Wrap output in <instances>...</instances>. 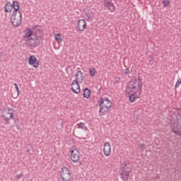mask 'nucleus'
<instances>
[{"label": "nucleus", "instance_id": "nucleus-1", "mask_svg": "<svg viewBox=\"0 0 181 181\" xmlns=\"http://www.w3.org/2000/svg\"><path fill=\"white\" fill-rule=\"evenodd\" d=\"M173 112L174 115L171 120L170 128L173 134L181 136V109H176Z\"/></svg>", "mask_w": 181, "mask_h": 181}, {"label": "nucleus", "instance_id": "nucleus-2", "mask_svg": "<svg viewBox=\"0 0 181 181\" xmlns=\"http://www.w3.org/2000/svg\"><path fill=\"white\" fill-rule=\"evenodd\" d=\"M142 79L141 77L134 79L129 82L128 88L132 93H134L136 95V98H141V93H142Z\"/></svg>", "mask_w": 181, "mask_h": 181}, {"label": "nucleus", "instance_id": "nucleus-3", "mask_svg": "<svg viewBox=\"0 0 181 181\" xmlns=\"http://www.w3.org/2000/svg\"><path fill=\"white\" fill-rule=\"evenodd\" d=\"M14 114L15 110L11 107H6L5 110L3 111L2 117L7 125H9V124H11L9 119H13V121H15V117L13 116Z\"/></svg>", "mask_w": 181, "mask_h": 181}, {"label": "nucleus", "instance_id": "nucleus-4", "mask_svg": "<svg viewBox=\"0 0 181 181\" xmlns=\"http://www.w3.org/2000/svg\"><path fill=\"white\" fill-rule=\"evenodd\" d=\"M11 21L14 26H21L22 23V13L13 12Z\"/></svg>", "mask_w": 181, "mask_h": 181}, {"label": "nucleus", "instance_id": "nucleus-5", "mask_svg": "<svg viewBox=\"0 0 181 181\" xmlns=\"http://www.w3.org/2000/svg\"><path fill=\"white\" fill-rule=\"evenodd\" d=\"M132 172V168L125 164L120 173L121 179H122V180L124 181H128V179H129V173H131Z\"/></svg>", "mask_w": 181, "mask_h": 181}, {"label": "nucleus", "instance_id": "nucleus-6", "mask_svg": "<svg viewBox=\"0 0 181 181\" xmlns=\"http://www.w3.org/2000/svg\"><path fill=\"white\" fill-rule=\"evenodd\" d=\"M61 177L62 181H70L71 179V174L70 170L66 167H64L61 170Z\"/></svg>", "mask_w": 181, "mask_h": 181}, {"label": "nucleus", "instance_id": "nucleus-7", "mask_svg": "<svg viewBox=\"0 0 181 181\" xmlns=\"http://www.w3.org/2000/svg\"><path fill=\"white\" fill-rule=\"evenodd\" d=\"M40 43V42L39 41V37L36 34H33V37L29 38V40L27 41V45L29 47H37Z\"/></svg>", "mask_w": 181, "mask_h": 181}, {"label": "nucleus", "instance_id": "nucleus-8", "mask_svg": "<svg viewBox=\"0 0 181 181\" xmlns=\"http://www.w3.org/2000/svg\"><path fill=\"white\" fill-rule=\"evenodd\" d=\"M71 155V160L74 162V163L78 162V160L80 159V152L77 148H71L70 149Z\"/></svg>", "mask_w": 181, "mask_h": 181}, {"label": "nucleus", "instance_id": "nucleus-9", "mask_svg": "<svg viewBox=\"0 0 181 181\" xmlns=\"http://www.w3.org/2000/svg\"><path fill=\"white\" fill-rule=\"evenodd\" d=\"M78 83L80 82L77 80H74L71 83V90H72L73 93L75 94H80V84H78Z\"/></svg>", "mask_w": 181, "mask_h": 181}, {"label": "nucleus", "instance_id": "nucleus-10", "mask_svg": "<svg viewBox=\"0 0 181 181\" xmlns=\"http://www.w3.org/2000/svg\"><path fill=\"white\" fill-rule=\"evenodd\" d=\"M28 63L30 66H33L34 69H37V67H39V61L36 59L35 55L30 56Z\"/></svg>", "mask_w": 181, "mask_h": 181}, {"label": "nucleus", "instance_id": "nucleus-11", "mask_svg": "<svg viewBox=\"0 0 181 181\" xmlns=\"http://www.w3.org/2000/svg\"><path fill=\"white\" fill-rule=\"evenodd\" d=\"M98 104H99V105L108 107L109 108H111V107H112V104L111 103V101H110V100H108V98H101L98 102Z\"/></svg>", "mask_w": 181, "mask_h": 181}, {"label": "nucleus", "instance_id": "nucleus-12", "mask_svg": "<svg viewBox=\"0 0 181 181\" xmlns=\"http://www.w3.org/2000/svg\"><path fill=\"white\" fill-rule=\"evenodd\" d=\"M77 23V27L79 32H83L86 30V28L87 26V23L86 22V20L80 19L78 21Z\"/></svg>", "mask_w": 181, "mask_h": 181}, {"label": "nucleus", "instance_id": "nucleus-13", "mask_svg": "<svg viewBox=\"0 0 181 181\" xmlns=\"http://www.w3.org/2000/svg\"><path fill=\"white\" fill-rule=\"evenodd\" d=\"M103 153L106 156H110L111 155V145L108 142L104 144Z\"/></svg>", "mask_w": 181, "mask_h": 181}, {"label": "nucleus", "instance_id": "nucleus-14", "mask_svg": "<svg viewBox=\"0 0 181 181\" xmlns=\"http://www.w3.org/2000/svg\"><path fill=\"white\" fill-rule=\"evenodd\" d=\"M99 106H100V110H99L100 117H103V115H105L106 112H110V111L111 110V107H108L107 106H103V105Z\"/></svg>", "mask_w": 181, "mask_h": 181}, {"label": "nucleus", "instance_id": "nucleus-15", "mask_svg": "<svg viewBox=\"0 0 181 181\" xmlns=\"http://www.w3.org/2000/svg\"><path fill=\"white\" fill-rule=\"evenodd\" d=\"M104 6L107 8L110 12H114L115 11V6H114V3H111L108 0L104 1Z\"/></svg>", "mask_w": 181, "mask_h": 181}, {"label": "nucleus", "instance_id": "nucleus-16", "mask_svg": "<svg viewBox=\"0 0 181 181\" xmlns=\"http://www.w3.org/2000/svg\"><path fill=\"white\" fill-rule=\"evenodd\" d=\"M76 81H78L79 83H83V81H84V76H83V72L81 71H78L76 73L75 75Z\"/></svg>", "mask_w": 181, "mask_h": 181}, {"label": "nucleus", "instance_id": "nucleus-17", "mask_svg": "<svg viewBox=\"0 0 181 181\" xmlns=\"http://www.w3.org/2000/svg\"><path fill=\"white\" fill-rule=\"evenodd\" d=\"M11 7L13 9H14V11L13 12L21 13V11H19V2H18L17 1H13Z\"/></svg>", "mask_w": 181, "mask_h": 181}, {"label": "nucleus", "instance_id": "nucleus-18", "mask_svg": "<svg viewBox=\"0 0 181 181\" xmlns=\"http://www.w3.org/2000/svg\"><path fill=\"white\" fill-rule=\"evenodd\" d=\"M12 4L11 1H8L4 6V11L6 13H9V12H12Z\"/></svg>", "mask_w": 181, "mask_h": 181}, {"label": "nucleus", "instance_id": "nucleus-19", "mask_svg": "<svg viewBox=\"0 0 181 181\" xmlns=\"http://www.w3.org/2000/svg\"><path fill=\"white\" fill-rule=\"evenodd\" d=\"M90 94H91V91L90 90V89H88V88H86L84 89L83 90L84 98H90Z\"/></svg>", "mask_w": 181, "mask_h": 181}, {"label": "nucleus", "instance_id": "nucleus-20", "mask_svg": "<svg viewBox=\"0 0 181 181\" xmlns=\"http://www.w3.org/2000/svg\"><path fill=\"white\" fill-rule=\"evenodd\" d=\"M76 125H77V127H78V128H80L81 129H83V131L88 130V129L87 128V126L83 122L78 123Z\"/></svg>", "mask_w": 181, "mask_h": 181}, {"label": "nucleus", "instance_id": "nucleus-21", "mask_svg": "<svg viewBox=\"0 0 181 181\" xmlns=\"http://www.w3.org/2000/svg\"><path fill=\"white\" fill-rule=\"evenodd\" d=\"M147 60L148 62V66H153V63H155V58H153V57L151 55L148 56Z\"/></svg>", "mask_w": 181, "mask_h": 181}, {"label": "nucleus", "instance_id": "nucleus-22", "mask_svg": "<svg viewBox=\"0 0 181 181\" xmlns=\"http://www.w3.org/2000/svg\"><path fill=\"white\" fill-rule=\"evenodd\" d=\"M136 95H137V94L135 93H132L129 96V101L131 103H135V100H136V98H136Z\"/></svg>", "mask_w": 181, "mask_h": 181}, {"label": "nucleus", "instance_id": "nucleus-23", "mask_svg": "<svg viewBox=\"0 0 181 181\" xmlns=\"http://www.w3.org/2000/svg\"><path fill=\"white\" fill-rule=\"evenodd\" d=\"M30 36L33 37L32 30H30V28H27V32L25 34V37H30Z\"/></svg>", "mask_w": 181, "mask_h": 181}, {"label": "nucleus", "instance_id": "nucleus-24", "mask_svg": "<svg viewBox=\"0 0 181 181\" xmlns=\"http://www.w3.org/2000/svg\"><path fill=\"white\" fill-rule=\"evenodd\" d=\"M54 38L59 43H62V42H63V39H62L60 34H55Z\"/></svg>", "mask_w": 181, "mask_h": 181}, {"label": "nucleus", "instance_id": "nucleus-25", "mask_svg": "<svg viewBox=\"0 0 181 181\" xmlns=\"http://www.w3.org/2000/svg\"><path fill=\"white\" fill-rule=\"evenodd\" d=\"M89 73H90V76H91V77H94V76H95V69L92 68L89 70Z\"/></svg>", "mask_w": 181, "mask_h": 181}, {"label": "nucleus", "instance_id": "nucleus-26", "mask_svg": "<svg viewBox=\"0 0 181 181\" xmlns=\"http://www.w3.org/2000/svg\"><path fill=\"white\" fill-rule=\"evenodd\" d=\"M163 6L166 8V6H168V5H170V1L169 0H163Z\"/></svg>", "mask_w": 181, "mask_h": 181}, {"label": "nucleus", "instance_id": "nucleus-27", "mask_svg": "<svg viewBox=\"0 0 181 181\" xmlns=\"http://www.w3.org/2000/svg\"><path fill=\"white\" fill-rule=\"evenodd\" d=\"M180 84H181V78H179L175 83V88H177V87H179Z\"/></svg>", "mask_w": 181, "mask_h": 181}, {"label": "nucleus", "instance_id": "nucleus-28", "mask_svg": "<svg viewBox=\"0 0 181 181\" xmlns=\"http://www.w3.org/2000/svg\"><path fill=\"white\" fill-rule=\"evenodd\" d=\"M132 72V70L129 71V69L127 68L124 70V74H131V73Z\"/></svg>", "mask_w": 181, "mask_h": 181}, {"label": "nucleus", "instance_id": "nucleus-29", "mask_svg": "<svg viewBox=\"0 0 181 181\" xmlns=\"http://www.w3.org/2000/svg\"><path fill=\"white\" fill-rule=\"evenodd\" d=\"M16 90L17 91V96L16 97H18L19 94H21V91L19 90V87L17 86V88H16Z\"/></svg>", "mask_w": 181, "mask_h": 181}, {"label": "nucleus", "instance_id": "nucleus-30", "mask_svg": "<svg viewBox=\"0 0 181 181\" xmlns=\"http://www.w3.org/2000/svg\"><path fill=\"white\" fill-rule=\"evenodd\" d=\"M140 148H141V149H144L145 145L144 144H140Z\"/></svg>", "mask_w": 181, "mask_h": 181}, {"label": "nucleus", "instance_id": "nucleus-31", "mask_svg": "<svg viewBox=\"0 0 181 181\" xmlns=\"http://www.w3.org/2000/svg\"><path fill=\"white\" fill-rule=\"evenodd\" d=\"M22 176H23L22 173L17 175V177L18 179H21V177H22Z\"/></svg>", "mask_w": 181, "mask_h": 181}, {"label": "nucleus", "instance_id": "nucleus-32", "mask_svg": "<svg viewBox=\"0 0 181 181\" xmlns=\"http://www.w3.org/2000/svg\"><path fill=\"white\" fill-rule=\"evenodd\" d=\"M13 86H14L15 88H16L17 87H18V84L16 83H13Z\"/></svg>", "mask_w": 181, "mask_h": 181}]
</instances>
